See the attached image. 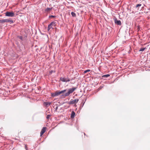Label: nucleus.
Wrapping results in <instances>:
<instances>
[{"label": "nucleus", "instance_id": "nucleus-12", "mask_svg": "<svg viewBox=\"0 0 150 150\" xmlns=\"http://www.w3.org/2000/svg\"><path fill=\"white\" fill-rule=\"evenodd\" d=\"M44 103L45 105L46 106H48L51 104V103L50 102H45Z\"/></svg>", "mask_w": 150, "mask_h": 150}, {"label": "nucleus", "instance_id": "nucleus-19", "mask_svg": "<svg viewBox=\"0 0 150 150\" xmlns=\"http://www.w3.org/2000/svg\"><path fill=\"white\" fill-rule=\"evenodd\" d=\"M141 5H142L141 4H138L136 5V8H137L138 7L141 6Z\"/></svg>", "mask_w": 150, "mask_h": 150}, {"label": "nucleus", "instance_id": "nucleus-5", "mask_svg": "<svg viewBox=\"0 0 150 150\" xmlns=\"http://www.w3.org/2000/svg\"><path fill=\"white\" fill-rule=\"evenodd\" d=\"M60 80L62 82H69L70 81V79L69 78H65L64 77H61L60 78Z\"/></svg>", "mask_w": 150, "mask_h": 150}, {"label": "nucleus", "instance_id": "nucleus-23", "mask_svg": "<svg viewBox=\"0 0 150 150\" xmlns=\"http://www.w3.org/2000/svg\"><path fill=\"white\" fill-rule=\"evenodd\" d=\"M19 38L20 39H22V37H20Z\"/></svg>", "mask_w": 150, "mask_h": 150}, {"label": "nucleus", "instance_id": "nucleus-24", "mask_svg": "<svg viewBox=\"0 0 150 150\" xmlns=\"http://www.w3.org/2000/svg\"><path fill=\"white\" fill-rule=\"evenodd\" d=\"M58 108V107H57L56 108V110H57Z\"/></svg>", "mask_w": 150, "mask_h": 150}, {"label": "nucleus", "instance_id": "nucleus-17", "mask_svg": "<svg viewBox=\"0 0 150 150\" xmlns=\"http://www.w3.org/2000/svg\"><path fill=\"white\" fill-rule=\"evenodd\" d=\"M110 76V75L109 74H106V75H103V77H108L109 76Z\"/></svg>", "mask_w": 150, "mask_h": 150}, {"label": "nucleus", "instance_id": "nucleus-8", "mask_svg": "<svg viewBox=\"0 0 150 150\" xmlns=\"http://www.w3.org/2000/svg\"><path fill=\"white\" fill-rule=\"evenodd\" d=\"M115 23L117 25H121V21L120 20H117V19H115Z\"/></svg>", "mask_w": 150, "mask_h": 150}, {"label": "nucleus", "instance_id": "nucleus-3", "mask_svg": "<svg viewBox=\"0 0 150 150\" xmlns=\"http://www.w3.org/2000/svg\"><path fill=\"white\" fill-rule=\"evenodd\" d=\"M79 101V99H76L74 100H71L69 102V104H76Z\"/></svg>", "mask_w": 150, "mask_h": 150}, {"label": "nucleus", "instance_id": "nucleus-6", "mask_svg": "<svg viewBox=\"0 0 150 150\" xmlns=\"http://www.w3.org/2000/svg\"><path fill=\"white\" fill-rule=\"evenodd\" d=\"M66 91V89L64 90L63 91H57L56 92V95H57V96H59L60 94L64 93Z\"/></svg>", "mask_w": 150, "mask_h": 150}, {"label": "nucleus", "instance_id": "nucleus-18", "mask_svg": "<svg viewBox=\"0 0 150 150\" xmlns=\"http://www.w3.org/2000/svg\"><path fill=\"white\" fill-rule=\"evenodd\" d=\"M90 71V70H89V69H87L86 71H85L84 72V73H87V72H89V71Z\"/></svg>", "mask_w": 150, "mask_h": 150}, {"label": "nucleus", "instance_id": "nucleus-2", "mask_svg": "<svg viewBox=\"0 0 150 150\" xmlns=\"http://www.w3.org/2000/svg\"><path fill=\"white\" fill-rule=\"evenodd\" d=\"M55 22L53 21L48 25L47 27V30L48 31H49L50 29L53 28V26L54 27L55 26Z\"/></svg>", "mask_w": 150, "mask_h": 150}, {"label": "nucleus", "instance_id": "nucleus-25", "mask_svg": "<svg viewBox=\"0 0 150 150\" xmlns=\"http://www.w3.org/2000/svg\"><path fill=\"white\" fill-rule=\"evenodd\" d=\"M74 106H76V104H75V105H74Z\"/></svg>", "mask_w": 150, "mask_h": 150}, {"label": "nucleus", "instance_id": "nucleus-21", "mask_svg": "<svg viewBox=\"0 0 150 150\" xmlns=\"http://www.w3.org/2000/svg\"><path fill=\"white\" fill-rule=\"evenodd\" d=\"M55 16H50V18H53L54 17H55Z\"/></svg>", "mask_w": 150, "mask_h": 150}, {"label": "nucleus", "instance_id": "nucleus-4", "mask_svg": "<svg viewBox=\"0 0 150 150\" xmlns=\"http://www.w3.org/2000/svg\"><path fill=\"white\" fill-rule=\"evenodd\" d=\"M5 15L6 16L12 17L14 16V14L13 12H7L6 13Z\"/></svg>", "mask_w": 150, "mask_h": 150}, {"label": "nucleus", "instance_id": "nucleus-9", "mask_svg": "<svg viewBox=\"0 0 150 150\" xmlns=\"http://www.w3.org/2000/svg\"><path fill=\"white\" fill-rule=\"evenodd\" d=\"M75 113L74 111H72L71 113V118H73L75 115Z\"/></svg>", "mask_w": 150, "mask_h": 150}, {"label": "nucleus", "instance_id": "nucleus-20", "mask_svg": "<svg viewBox=\"0 0 150 150\" xmlns=\"http://www.w3.org/2000/svg\"><path fill=\"white\" fill-rule=\"evenodd\" d=\"M50 115H48L47 116V119H48L50 117Z\"/></svg>", "mask_w": 150, "mask_h": 150}, {"label": "nucleus", "instance_id": "nucleus-11", "mask_svg": "<svg viewBox=\"0 0 150 150\" xmlns=\"http://www.w3.org/2000/svg\"><path fill=\"white\" fill-rule=\"evenodd\" d=\"M52 8H47L45 9V11L47 12H48L51 11L52 9Z\"/></svg>", "mask_w": 150, "mask_h": 150}, {"label": "nucleus", "instance_id": "nucleus-10", "mask_svg": "<svg viewBox=\"0 0 150 150\" xmlns=\"http://www.w3.org/2000/svg\"><path fill=\"white\" fill-rule=\"evenodd\" d=\"M6 22H10V23H13V21L11 19H6Z\"/></svg>", "mask_w": 150, "mask_h": 150}, {"label": "nucleus", "instance_id": "nucleus-16", "mask_svg": "<svg viewBox=\"0 0 150 150\" xmlns=\"http://www.w3.org/2000/svg\"><path fill=\"white\" fill-rule=\"evenodd\" d=\"M146 49V48H141L140 50H139V51H144L145 49Z\"/></svg>", "mask_w": 150, "mask_h": 150}, {"label": "nucleus", "instance_id": "nucleus-22", "mask_svg": "<svg viewBox=\"0 0 150 150\" xmlns=\"http://www.w3.org/2000/svg\"><path fill=\"white\" fill-rule=\"evenodd\" d=\"M25 148L27 150V148L26 145L25 146Z\"/></svg>", "mask_w": 150, "mask_h": 150}, {"label": "nucleus", "instance_id": "nucleus-15", "mask_svg": "<svg viewBox=\"0 0 150 150\" xmlns=\"http://www.w3.org/2000/svg\"><path fill=\"white\" fill-rule=\"evenodd\" d=\"M51 96L52 97H55L57 96L56 92L54 93H51Z\"/></svg>", "mask_w": 150, "mask_h": 150}, {"label": "nucleus", "instance_id": "nucleus-1", "mask_svg": "<svg viewBox=\"0 0 150 150\" xmlns=\"http://www.w3.org/2000/svg\"><path fill=\"white\" fill-rule=\"evenodd\" d=\"M76 89V88L74 87L72 88L69 89L68 92L65 93V97L69 96L70 94L72 93Z\"/></svg>", "mask_w": 150, "mask_h": 150}, {"label": "nucleus", "instance_id": "nucleus-7", "mask_svg": "<svg viewBox=\"0 0 150 150\" xmlns=\"http://www.w3.org/2000/svg\"><path fill=\"white\" fill-rule=\"evenodd\" d=\"M47 129V128L46 127H44L42 129L41 132H40V136H42L43 134L45 133V132L46 130Z\"/></svg>", "mask_w": 150, "mask_h": 150}, {"label": "nucleus", "instance_id": "nucleus-14", "mask_svg": "<svg viewBox=\"0 0 150 150\" xmlns=\"http://www.w3.org/2000/svg\"><path fill=\"white\" fill-rule=\"evenodd\" d=\"M71 14L73 17H75L76 16V14L73 12L71 13Z\"/></svg>", "mask_w": 150, "mask_h": 150}, {"label": "nucleus", "instance_id": "nucleus-13", "mask_svg": "<svg viewBox=\"0 0 150 150\" xmlns=\"http://www.w3.org/2000/svg\"><path fill=\"white\" fill-rule=\"evenodd\" d=\"M5 22H6V19L0 20V23H3Z\"/></svg>", "mask_w": 150, "mask_h": 150}]
</instances>
